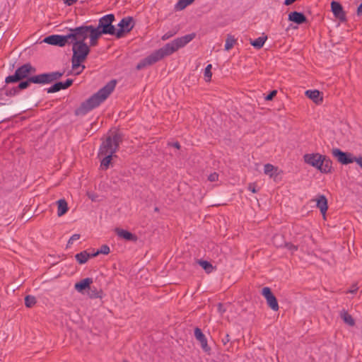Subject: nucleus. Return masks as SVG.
I'll use <instances>...</instances> for the list:
<instances>
[{
	"mask_svg": "<svg viewBox=\"0 0 362 362\" xmlns=\"http://www.w3.org/2000/svg\"><path fill=\"white\" fill-rule=\"evenodd\" d=\"M98 255H99V254H98V250L94 253H90V257H97Z\"/></svg>",
	"mask_w": 362,
	"mask_h": 362,
	"instance_id": "nucleus-51",
	"label": "nucleus"
},
{
	"mask_svg": "<svg viewBox=\"0 0 362 362\" xmlns=\"http://www.w3.org/2000/svg\"><path fill=\"white\" fill-rule=\"evenodd\" d=\"M354 162H356L361 168H362V156L358 157H353Z\"/></svg>",
	"mask_w": 362,
	"mask_h": 362,
	"instance_id": "nucleus-45",
	"label": "nucleus"
},
{
	"mask_svg": "<svg viewBox=\"0 0 362 362\" xmlns=\"http://www.w3.org/2000/svg\"><path fill=\"white\" fill-rule=\"evenodd\" d=\"M196 37L194 33L177 37L170 42L167 43L163 47L154 51L150 55L141 60L136 65V69L141 70L147 66H151L157 62L161 60L165 57L170 56L185 47Z\"/></svg>",
	"mask_w": 362,
	"mask_h": 362,
	"instance_id": "nucleus-1",
	"label": "nucleus"
},
{
	"mask_svg": "<svg viewBox=\"0 0 362 362\" xmlns=\"http://www.w3.org/2000/svg\"><path fill=\"white\" fill-rule=\"evenodd\" d=\"M117 81L113 79L110 81L105 86L100 88L97 93L83 102L75 110L76 115H84L90 110L98 107L112 93L116 86Z\"/></svg>",
	"mask_w": 362,
	"mask_h": 362,
	"instance_id": "nucleus-2",
	"label": "nucleus"
},
{
	"mask_svg": "<svg viewBox=\"0 0 362 362\" xmlns=\"http://www.w3.org/2000/svg\"><path fill=\"white\" fill-rule=\"evenodd\" d=\"M211 64H208L204 70V78L206 81L209 82L211 80L212 73H211Z\"/></svg>",
	"mask_w": 362,
	"mask_h": 362,
	"instance_id": "nucleus-34",
	"label": "nucleus"
},
{
	"mask_svg": "<svg viewBox=\"0 0 362 362\" xmlns=\"http://www.w3.org/2000/svg\"><path fill=\"white\" fill-rule=\"evenodd\" d=\"M95 28L93 25H82L69 30V36H70V42H85L91 32Z\"/></svg>",
	"mask_w": 362,
	"mask_h": 362,
	"instance_id": "nucleus-8",
	"label": "nucleus"
},
{
	"mask_svg": "<svg viewBox=\"0 0 362 362\" xmlns=\"http://www.w3.org/2000/svg\"><path fill=\"white\" fill-rule=\"evenodd\" d=\"M285 247L290 250L292 253L298 250V246L291 243H285Z\"/></svg>",
	"mask_w": 362,
	"mask_h": 362,
	"instance_id": "nucleus-37",
	"label": "nucleus"
},
{
	"mask_svg": "<svg viewBox=\"0 0 362 362\" xmlns=\"http://www.w3.org/2000/svg\"><path fill=\"white\" fill-rule=\"evenodd\" d=\"M36 72V69L31 65L30 63H26L19 66L13 75L8 76L6 78L5 82L6 83H17L28 78Z\"/></svg>",
	"mask_w": 362,
	"mask_h": 362,
	"instance_id": "nucleus-7",
	"label": "nucleus"
},
{
	"mask_svg": "<svg viewBox=\"0 0 362 362\" xmlns=\"http://www.w3.org/2000/svg\"><path fill=\"white\" fill-rule=\"evenodd\" d=\"M110 252V247L107 245H103L99 250H98V254L108 255Z\"/></svg>",
	"mask_w": 362,
	"mask_h": 362,
	"instance_id": "nucleus-36",
	"label": "nucleus"
},
{
	"mask_svg": "<svg viewBox=\"0 0 362 362\" xmlns=\"http://www.w3.org/2000/svg\"><path fill=\"white\" fill-rule=\"evenodd\" d=\"M115 233L119 238L133 242H136L137 240V236L128 230L117 228L115 229Z\"/></svg>",
	"mask_w": 362,
	"mask_h": 362,
	"instance_id": "nucleus-20",
	"label": "nucleus"
},
{
	"mask_svg": "<svg viewBox=\"0 0 362 362\" xmlns=\"http://www.w3.org/2000/svg\"><path fill=\"white\" fill-rule=\"evenodd\" d=\"M288 20L292 21L298 25L305 23L308 21L305 16L300 12L293 11L288 14Z\"/></svg>",
	"mask_w": 362,
	"mask_h": 362,
	"instance_id": "nucleus-17",
	"label": "nucleus"
},
{
	"mask_svg": "<svg viewBox=\"0 0 362 362\" xmlns=\"http://www.w3.org/2000/svg\"><path fill=\"white\" fill-rule=\"evenodd\" d=\"M197 262L208 274L212 272L214 269L212 264L206 260L199 259Z\"/></svg>",
	"mask_w": 362,
	"mask_h": 362,
	"instance_id": "nucleus-29",
	"label": "nucleus"
},
{
	"mask_svg": "<svg viewBox=\"0 0 362 362\" xmlns=\"http://www.w3.org/2000/svg\"><path fill=\"white\" fill-rule=\"evenodd\" d=\"M236 40L230 35L227 36L225 44V49L228 51L234 46Z\"/></svg>",
	"mask_w": 362,
	"mask_h": 362,
	"instance_id": "nucleus-32",
	"label": "nucleus"
},
{
	"mask_svg": "<svg viewBox=\"0 0 362 362\" xmlns=\"http://www.w3.org/2000/svg\"><path fill=\"white\" fill-rule=\"evenodd\" d=\"M317 207L320 209L321 214L325 216L328 208L327 199L323 194L318 195L317 199Z\"/></svg>",
	"mask_w": 362,
	"mask_h": 362,
	"instance_id": "nucleus-21",
	"label": "nucleus"
},
{
	"mask_svg": "<svg viewBox=\"0 0 362 362\" xmlns=\"http://www.w3.org/2000/svg\"><path fill=\"white\" fill-rule=\"evenodd\" d=\"M73 79L68 78L64 82H57L49 88H47L46 90L48 93H53L58 92L61 90H64L69 88L73 84Z\"/></svg>",
	"mask_w": 362,
	"mask_h": 362,
	"instance_id": "nucleus-16",
	"label": "nucleus"
},
{
	"mask_svg": "<svg viewBox=\"0 0 362 362\" xmlns=\"http://www.w3.org/2000/svg\"><path fill=\"white\" fill-rule=\"evenodd\" d=\"M277 171V168H275L273 165L270 163H267L264 165V173L266 175H269L271 177L274 176V173Z\"/></svg>",
	"mask_w": 362,
	"mask_h": 362,
	"instance_id": "nucleus-30",
	"label": "nucleus"
},
{
	"mask_svg": "<svg viewBox=\"0 0 362 362\" xmlns=\"http://www.w3.org/2000/svg\"><path fill=\"white\" fill-rule=\"evenodd\" d=\"M57 205V215L58 216H64L69 210L67 202L65 199H61L56 202Z\"/></svg>",
	"mask_w": 362,
	"mask_h": 362,
	"instance_id": "nucleus-22",
	"label": "nucleus"
},
{
	"mask_svg": "<svg viewBox=\"0 0 362 362\" xmlns=\"http://www.w3.org/2000/svg\"><path fill=\"white\" fill-rule=\"evenodd\" d=\"M248 190L251 191L252 193H257L258 190L256 189L255 183H250L247 187Z\"/></svg>",
	"mask_w": 362,
	"mask_h": 362,
	"instance_id": "nucleus-44",
	"label": "nucleus"
},
{
	"mask_svg": "<svg viewBox=\"0 0 362 362\" xmlns=\"http://www.w3.org/2000/svg\"><path fill=\"white\" fill-rule=\"evenodd\" d=\"M119 29L115 28V37L117 39L122 38L125 33H129L134 27V18L131 16L123 18L118 23Z\"/></svg>",
	"mask_w": 362,
	"mask_h": 362,
	"instance_id": "nucleus-10",
	"label": "nucleus"
},
{
	"mask_svg": "<svg viewBox=\"0 0 362 362\" xmlns=\"http://www.w3.org/2000/svg\"><path fill=\"white\" fill-rule=\"evenodd\" d=\"M6 90L4 88H0V105H5L3 101L5 100Z\"/></svg>",
	"mask_w": 362,
	"mask_h": 362,
	"instance_id": "nucleus-40",
	"label": "nucleus"
},
{
	"mask_svg": "<svg viewBox=\"0 0 362 362\" xmlns=\"http://www.w3.org/2000/svg\"><path fill=\"white\" fill-rule=\"evenodd\" d=\"M305 163L317 168L322 173H330L332 169V161L326 156L320 153H306L303 156Z\"/></svg>",
	"mask_w": 362,
	"mask_h": 362,
	"instance_id": "nucleus-5",
	"label": "nucleus"
},
{
	"mask_svg": "<svg viewBox=\"0 0 362 362\" xmlns=\"http://www.w3.org/2000/svg\"><path fill=\"white\" fill-rule=\"evenodd\" d=\"M230 341V337L228 334L224 335V337L221 339V341L223 345H226Z\"/></svg>",
	"mask_w": 362,
	"mask_h": 362,
	"instance_id": "nucleus-46",
	"label": "nucleus"
},
{
	"mask_svg": "<svg viewBox=\"0 0 362 362\" xmlns=\"http://www.w3.org/2000/svg\"><path fill=\"white\" fill-rule=\"evenodd\" d=\"M262 295L265 298L268 306L274 311H277L279 308L276 298L269 287H264L262 290Z\"/></svg>",
	"mask_w": 362,
	"mask_h": 362,
	"instance_id": "nucleus-13",
	"label": "nucleus"
},
{
	"mask_svg": "<svg viewBox=\"0 0 362 362\" xmlns=\"http://www.w3.org/2000/svg\"><path fill=\"white\" fill-rule=\"evenodd\" d=\"M114 154H106V155H103L100 158L101 159V162H100V168L102 170H107L109 166H110V164L111 163V160H112V156H113Z\"/></svg>",
	"mask_w": 362,
	"mask_h": 362,
	"instance_id": "nucleus-26",
	"label": "nucleus"
},
{
	"mask_svg": "<svg viewBox=\"0 0 362 362\" xmlns=\"http://www.w3.org/2000/svg\"><path fill=\"white\" fill-rule=\"evenodd\" d=\"M341 318L343 320L344 323L346 325L353 327L355 325V320L352 317V316L348 313L346 310H342L340 313Z\"/></svg>",
	"mask_w": 362,
	"mask_h": 362,
	"instance_id": "nucleus-25",
	"label": "nucleus"
},
{
	"mask_svg": "<svg viewBox=\"0 0 362 362\" xmlns=\"http://www.w3.org/2000/svg\"><path fill=\"white\" fill-rule=\"evenodd\" d=\"M358 289V286L357 284H354L351 286V287L346 291V293H352L355 294L356 293Z\"/></svg>",
	"mask_w": 362,
	"mask_h": 362,
	"instance_id": "nucleus-39",
	"label": "nucleus"
},
{
	"mask_svg": "<svg viewBox=\"0 0 362 362\" xmlns=\"http://www.w3.org/2000/svg\"><path fill=\"white\" fill-rule=\"evenodd\" d=\"M267 39V35H262L257 39L252 40L250 44L256 49H261Z\"/></svg>",
	"mask_w": 362,
	"mask_h": 362,
	"instance_id": "nucleus-28",
	"label": "nucleus"
},
{
	"mask_svg": "<svg viewBox=\"0 0 362 362\" xmlns=\"http://www.w3.org/2000/svg\"><path fill=\"white\" fill-rule=\"evenodd\" d=\"M305 95L317 105L321 104L323 101L322 93L318 90H308L305 92Z\"/></svg>",
	"mask_w": 362,
	"mask_h": 362,
	"instance_id": "nucleus-19",
	"label": "nucleus"
},
{
	"mask_svg": "<svg viewBox=\"0 0 362 362\" xmlns=\"http://www.w3.org/2000/svg\"><path fill=\"white\" fill-rule=\"evenodd\" d=\"M64 72L60 71H53L49 73H43L38 75L31 76L28 78H25V80H21L18 81L19 83L16 86L17 89L20 90L28 88L31 83H37V84H47L51 83L59 79L63 75Z\"/></svg>",
	"mask_w": 362,
	"mask_h": 362,
	"instance_id": "nucleus-4",
	"label": "nucleus"
},
{
	"mask_svg": "<svg viewBox=\"0 0 362 362\" xmlns=\"http://www.w3.org/2000/svg\"><path fill=\"white\" fill-rule=\"evenodd\" d=\"M356 13L358 16H362V3L358 6Z\"/></svg>",
	"mask_w": 362,
	"mask_h": 362,
	"instance_id": "nucleus-48",
	"label": "nucleus"
},
{
	"mask_svg": "<svg viewBox=\"0 0 362 362\" xmlns=\"http://www.w3.org/2000/svg\"><path fill=\"white\" fill-rule=\"evenodd\" d=\"M18 93H19V90L17 89V87H15L10 90H6V94L5 95V96H13L17 94Z\"/></svg>",
	"mask_w": 362,
	"mask_h": 362,
	"instance_id": "nucleus-38",
	"label": "nucleus"
},
{
	"mask_svg": "<svg viewBox=\"0 0 362 362\" xmlns=\"http://www.w3.org/2000/svg\"><path fill=\"white\" fill-rule=\"evenodd\" d=\"M115 21V15L112 13L107 14L101 17L98 21V25L95 27L103 35H111L115 36V27L112 25Z\"/></svg>",
	"mask_w": 362,
	"mask_h": 362,
	"instance_id": "nucleus-9",
	"label": "nucleus"
},
{
	"mask_svg": "<svg viewBox=\"0 0 362 362\" xmlns=\"http://www.w3.org/2000/svg\"><path fill=\"white\" fill-rule=\"evenodd\" d=\"M103 35L98 30L93 29L91 32L89 38H90V45L89 47H95L98 45V42L99 38Z\"/></svg>",
	"mask_w": 362,
	"mask_h": 362,
	"instance_id": "nucleus-24",
	"label": "nucleus"
},
{
	"mask_svg": "<svg viewBox=\"0 0 362 362\" xmlns=\"http://www.w3.org/2000/svg\"><path fill=\"white\" fill-rule=\"evenodd\" d=\"M80 238L79 234H74L69 240L68 245L73 244L74 241L77 240Z\"/></svg>",
	"mask_w": 362,
	"mask_h": 362,
	"instance_id": "nucleus-43",
	"label": "nucleus"
},
{
	"mask_svg": "<svg viewBox=\"0 0 362 362\" xmlns=\"http://www.w3.org/2000/svg\"><path fill=\"white\" fill-rule=\"evenodd\" d=\"M194 0H179L175 4V9L177 11L183 10L188 5L191 4Z\"/></svg>",
	"mask_w": 362,
	"mask_h": 362,
	"instance_id": "nucleus-31",
	"label": "nucleus"
},
{
	"mask_svg": "<svg viewBox=\"0 0 362 362\" xmlns=\"http://www.w3.org/2000/svg\"><path fill=\"white\" fill-rule=\"evenodd\" d=\"M123 141V135L119 132H114L108 136L100 146L98 156L101 158L103 155L115 154L119 149V144Z\"/></svg>",
	"mask_w": 362,
	"mask_h": 362,
	"instance_id": "nucleus-6",
	"label": "nucleus"
},
{
	"mask_svg": "<svg viewBox=\"0 0 362 362\" xmlns=\"http://www.w3.org/2000/svg\"><path fill=\"white\" fill-rule=\"evenodd\" d=\"M124 362H129V361H126V360H125V361H124Z\"/></svg>",
	"mask_w": 362,
	"mask_h": 362,
	"instance_id": "nucleus-53",
	"label": "nucleus"
},
{
	"mask_svg": "<svg viewBox=\"0 0 362 362\" xmlns=\"http://www.w3.org/2000/svg\"><path fill=\"white\" fill-rule=\"evenodd\" d=\"M103 292L102 289H99L95 286H91L88 288V296L90 298H102Z\"/></svg>",
	"mask_w": 362,
	"mask_h": 362,
	"instance_id": "nucleus-23",
	"label": "nucleus"
},
{
	"mask_svg": "<svg viewBox=\"0 0 362 362\" xmlns=\"http://www.w3.org/2000/svg\"><path fill=\"white\" fill-rule=\"evenodd\" d=\"M296 0H285L284 4L286 6L291 5L294 3Z\"/></svg>",
	"mask_w": 362,
	"mask_h": 362,
	"instance_id": "nucleus-50",
	"label": "nucleus"
},
{
	"mask_svg": "<svg viewBox=\"0 0 362 362\" xmlns=\"http://www.w3.org/2000/svg\"><path fill=\"white\" fill-rule=\"evenodd\" d=\"M43 42L51 45L64 47L66 44H69L70 36L69 33L66 35H51L45 37Z\"/></svg>",
	"mask_w": 362,
	"mask_h": 362,
	"instance_id": "nucleus-11",
	"label": "nucleus"
},
{
	"mask_svg": "<svg viewBox=\"0 0 362 362\" xmlns=\"http://www.w3.org/2000/svg\"><path fill=\"white\" fill-rule=\"evenodd\" d=\"M77 0H64V2L65 4L68 5V6H71L73 5L74 3L76 2Z\"/></svg>",
	"mask_w": 362,
	"mask_h": 362,
	"instance_id": "nucleus-47",
	"label": "nucleus"
},
{
	"mask_svg": "<svg viewBox=\"0 0 362 362\" xmlns=\"http://www.w3.org/2000/svg\"><path fill=\"white\" fill-rule=\"evenodd\" d=\"M218 174L216 173H211L208 177V180L210 182H215V181L218 180Z\"/></svg>",
	"mask_w": 362,
	"mask_h": 362,
	"instance_id": "nucleus-42",
	"label": "nucleus"
},
{
	"mask_svg": "<svg viewBox=\"0 0 362 362\" xmlns=\"http://www.w3.org/2000/svg\"><path fill=\"white\" fill-rule=\"evenodd\" d=\"M155 211H158V209L157 207L155 208Z\"/></svg>",
	"mask_w": 362,
	"mask_h": 362,
	"instance_id": "nucleus-52",
	"label": "nucleus"
},
{
	"mask_svg": "<svg viewBox=\"0 0 362 362\" xmlns=\"http://www.w3.org/2000/svg\"><path fill=\"white\" fill-rule=\"evenodd\" d=\"M92 278H86L77 282L74 285V288L81 293H83L84 291L88 290L90 286L93 284Z\"/></svg>",
	"mask_w": 362,
	"mask_h": 362,
	"instance_id": "nucleus-18",
	"label": "nucleus"
},
{
	"mask_svg": "<svg viewBox=\"0 0 362 362\" xmlns=\"http://www.w3.org/2000/svg\"><path fill=\"white\" fill-rule=\"evenodd\" d=\"M36 303L37 300L35 296L28 295L25 297V305L27 308H32Z\"/></svg>",
	"mask_w": 362,
	"mask_h": 362,
	"instance_id": "nucleus-33",
	"label": "nucleus"
},
{
	"mask_svg": "<svg viewBox=\"0 0 362 362\" xmlns=\"http://www.w3.org/2000/svg\"><path fill=\"white\" fill-rule=\"evenodd\" d=\"M332 156L342 165H348L354 163V155L349 152H344L341 149L335 148L332 151Z\"/></svg>",
	"mask_w": 362,
	"mask_h": 362,
	"instance_id": "nucleus-12",
	"label": "nucleus"
},
{
	"mask_svg": "<svg viewBox=\"0 0 362 362\" xmlns=\"http://www.w3.org/2000/svg\"><path fill=\"white\" fill-rule=\"evenodd\" d=\"M277 93V90H272L266 97H265V100H272L273 98L276 96Z\"/></svg>",
	"mask_w": 362,
	"mask_h": 362,
	"instance_id": "nucleus-41",
	"label": "nucleus"
},
{
	"mask_svg": "<svg viewBox=\"0 0 362 362\" xmlns=\"http://www.w3.org/2000/svg\"><path fill=\"white\" fill-rule=\"evenodd\" d=\"M172 146L176 148L177 149H180V144L179 142L176 141V142H174V143H172L170 144Z\"/></svg>",
	"mask_w": 362,
	"mask_h": 362,
	"instance_id": "nucleus-49",
	"label": "nucleus"
},
{
	"mask_svg": "<svg viewBox=\"0 0 362 362\" xmlns=\"http://www.w3.org/2000/svg\"><path fill=\"white\" fill-rule=\"evenodd\" d=\"M194 337L200 343L202 350L207 354H211V349L209 346L207 339L202 332V329L199 327L194 329Z\"/></svg>",
	"mask_w": 362,
	"mask_h": 362,
	"instance_id": "nucleus-14",
	"label": "nucleus"
},
{
	"mask_svg": "<svg viewBox=\"0 0 362 362\" xmlns=\"http://www.w3.org/2000/svg\"><path fill=\"white\" fill-rule=\"evenodd\" d=\"M177 32V30H169L168 32H167L166 33H165L162 37H161V40L165 41V40H168L169 38L172 37L173 36H174Z\"/></svg>",
	"mask_w": 362,
	"mask_h": 362,
	"instance_id": "nucleus-35",
	"label": "nucleus"
},
{
	"mask_svg": "<svg viewBox=\"0 0 362 362\" xmlns=\"http://www.w3.org/2000/svg\"><path fill=\"white\" fill-rule=\"evenodd\" d=\"M75 258L78 264H85L90 258V253H88L86 250H83L79 253H77L75 255Z\"/></svg>",
	"mask_w": 362,
	"mask_h": 362,
	"instance_id": "nucleus-27",
	"label": "nucleus"
},
{
	"mask_svg": "<svg viewBox=\"0 0 362 362\" xmlns=\"http://www.w3.org/2000/svg\"><path fill=\"white\" fill-rule=\"evenodd\" d=\"M72 45L73 55L71 57V67L73 70L81 67V69L75 74L79 75L85 69V66L81 64L83 62L88 56L90 49L86 42H69Z\"/></svg>",
	"mask_w": 362,
	"mask_h": 362,
	"instance_id": "nucleus-3",
	"label": "nucleus"
},
{
	"mask_svg": "<svg viewBox=\"0 0 362 362\" xmlns=\"http://www.w3.org/2000/svg\"><path fill=\"white\" fill-rule=\"evenodd\" d=\"M331 10L335 18L341 22L346 21V13L340 3L332 1L331 2Z\"/></svg>",
	"mask_w": 362,
	"mask_h": 362,
	"instance_id": "nucleus-15",
	"label": "nucleus"
}]
</instances>
